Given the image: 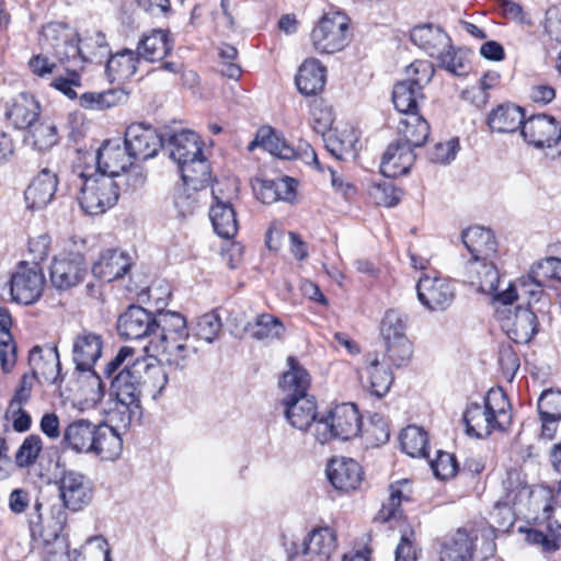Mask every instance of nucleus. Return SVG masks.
<instances>
[{"label": "nucleus", "mask_w": 561, "mask_h": 561, "mask_svg": "<svg viewBox=\"0 0 561 561\" xmlns=\"http://www.w3.org/2000/svg\"><path fill=\"white\" fill-rule=\"evenodd\" d=\"M513 420L511 402L502 388L490 389L483 404L470 403L463 413L469 436L484 438L494 431L504 432Z\"/></svg>", "instance_id": "nucleus-1"}, {"label": "nucleus", "mask_w": 561, "mask_h": 561, "mask_svg": "<svg viewBox=\"0 0 561 561\" xmlns=\"http://www.w3.org/2000/svg\"><path fill=\"white\" fill-rule=\"evenodd\" d=\"M410 38L415 46L431 58L437 60L438 66L454 76H465L468 65L465 58L453 46L449 35L439 26L433 24L417 25L412 28Z\"/></svg>", "instance_id": "nucleus-2"}, {"label": "nucleus", "mask_w": 561, "mask_h": 561, "mask_svg": "<svg viewBox=\"0 0 561 561\" xmlns=\"http://www.w3.org/2000/svg\"><path fill=\"white\" fill-rule=\"evenodd\" d=\"M81 209L89 215H100L113 207L119 197V183L104 174H78Z\"/></svg>", "instance_id": "nucleus-3"}, {"label": "nucleus", "mask_w": 561, "mask_h": 561, "mask_svg": "<svg viewBox=\"0 0 561 561\" xmlns=\"http://www.w3.org/2000/svg\"><path fill=\"white\" fill-rule=\"evenodd\" d=\"M362 427V416L354 403H341L330 410L327 417L316 423L313 436L320 444L333 438L348 440L358 435Z\"/></svg>", "instance_id": "nucleus-4"}, {"label": "nucleus", "mask_w": 561, "mask_h": 561, "mask_svg": "<svg viewBox=\"0 0 561 561\" xmlns=\"http://www.w3.org/2000/svg\"><path fill=\"white\" fill-rule=\"evenodd\" d=\"M350 41V20L339 11L324 13L311 32L312 45L319 54L341 51Z\"/></svg>", "instance_id": "nucleus-5"}, {"label": "nucleus", "mask_w": 561, "mask_h": 561, "mask_svg": "<svg viewBox=\"0 0 561 561\" xmlns=\"http://www.w3.org/2000/svg\"><path fill=\"white\" fill-rule=\"evenodd\" d=\"M39 43L60 65L66 61H80V56H84V50L79 46L78 33L61 22L45 24L42 27Z\"/></svg>", "instance_id": "nucleus-6"}, {"label": "nucleus", "mask_w": 561, "mask_h": 561, "mask_svg": "<svg viewBox=\"0 0 561 561\" xmlns=\"http://www.w3.org/2000/svg\"><path fill=\"white\" fill-rule=\"evenodd\" d=\"M10 299L16 304L33 305L43 294L45 277L42 268L25 261L16 265L10 280L7 283Z\"/></svg>", "instance_id": "nucleus-7"}, {"label": "nucleus", "mask_w": 561, "mask_h": 561, "mask_svg": "<svg viewBox=\"0 0 561 561\" xmlns=\"http://www.w3.org/2000/svg\"><path fill=\"white\" fill-rule=\"evenodd\" d=\"M256 147H262L279 159L300 158L306 163L319 165L317 153L308 142H300L298 149H295L270 126H262L257 129L254 139L248 145V150L253 151Z\"/></svg>", "instance_id": "nucleus-8"}, {"label": "nucleus", "mask_w": 561, "mask_h": 561, "mask_svg": "<svg viewBox=\"0 0 561 561\" xmlns=\"http://www.w3.org/2000/svg\"><path fill=\"white\" fill-rule=\"evenodd\" d=\"M520 135L529 146L556 149L561 154V123L551 115L538 114L525 119Z\"/></svg>", "instance_id": "nucleus-9"}, {"label": "nucleus", "mask_w": 561, "mask_h": 561, "mask_svg": "<svg viewBox=\"0 0 561 561\" xmlns=\"http://www.w3.org/2000/svg\"><path fill=\"white\" fill-rule=\"evenodd\" d=\"M419 301L430 311H444L456 297V288L437 272L423 273L416 284Z\"/></svg>", "instance_id": "nucleus-10"}, {"label": "nucleus", "mask_w": 561, "mask_h": 561, "mask_svg": "<svg viewBox=\"0 0 561 561\" xmlns=\"http://www.w3.org/2000/svg\"><path fill=\"white\" fill-rule=\"evenodd\" d=\"M416 67L423 76L398 82L392 91L396 110L405 115L417 112L419 101L424 99L423 88L432 80L435 72L432 64H417Z\"/></svg>", "instance_id": "nucleus-11"}, {"label": "nucleus", "mask_w": 561, "mask_h": 561, "mask_svg": "<svg viewBox=\"0 0 561 561\" xmlns=\"http://www.w3.org/2000/svg\"><path fill=\"white\" fill-rule=\"evenodd\" d=\"M124 144L135 161L153 158L165 142L158 133L144 124H131L127 127Z\"/></svg>", "instance_id": "nucleus-12"}, {"label": "nucleus", "mask_w": 561, "mask_h": 561, "mask_svg": "<svg viewBox=\"0 0 561 561\" xmlns=\"http://www.w3.org/2000/svg\"><path fill=\"white\" fill-rule=\"evenodd\" d=\"M134 162V158L121 139H108L98 150L96 167L99 174H104L113 180L119 178L121 173L125 172Z\"/></svg>", "instance_id": "nucleus-13"}, {"label": "nucleus", "mask_w": 561, "mask_h": 561, "mask_svg": "<svg viewBox=\"0 0 561 561\" xmlns=\"http://www.w3.org/2000/svg\"><path fill=\"white\" fill-rule=\"evenodd\" d=\"M147 367V359L136 358L124 365L112 379L111 392L115 399L140 400V378Z\"/></svg>", "instance_id": "nucleus-14"}, {"label": "nucleus", "mask_w": 561, "mask_h": 561, "mask_svg": "<svg viewBox=\"0 0 561 561\" xmlns=\"http://www.w3.org/2000/svg\"><path fill=\"white\" fill-rule=\"evenodd\" d=\"M101 334L82 329L72 339V360L79 371H91L102 355Z\"/></svg>", "instance_id": "nucleus-15"}, {"label": "nucleus", "mask_w": 561, "mask_h": 561, "mask_svg": "<svg viewBox=\"0 0 561 561\" xmlns=\"http://www.w3.org/2000/svg\"><path fill=\"white\" fill-rule=\"evenodd\" d=\"M359 378L363 386L377 398L385 397L394 380L392 370L380 363L377 353H367L364 356Z\"/></svg>", "instance_id": "nucleus-16"}, {"label": "nucleus", "mask_w": 561, "mask_h": 561, "mask_svg": "<svg viewBox=\"0 0 561 561\" xmlns=\"http://www.w3.org/2000/svg\"><path fill=\"white\" fill-rule=\"evenodd\" d=\"M154 314L140 306H130L117 320V331L128 340L153 337Z\"/></svg>", "instance_id": "nucleus-17"}, {"label": "nucleus", "mask_w": 561, "mask_h": 561, "mask_svg": "<svg viewBox=\"0 0 561 561\" xmlns=\"http://www.w3.org/2000/svg\"><path fill=\"white\" fill-rule=\"evenodd\" d=\"M85 272L81 254L56 257L50 265V282L57 289L65 290L81 283Z\"/></svg>", "instance_id": "nucleus-18"}, {"label": "nucleus", "mask_w": 561, "mask_h": 561, "mask_svg": "<svg viewBox=\"0 0 561 561\" xmlns=\"http://www.w3.org/2000/svg\"><path fill=\"white\" fill-rule=\"evenodd\" d=\"M153 331V337L145 347L148 352L170 340L190 339L185 318L174 311H161L154 316Z\"/></svg>", "instance_id": "nucleus-19"}, {"label": "nucleus", "mask_w": 561, "mask_h": 561, "mask_svg": "<svg viewBox=\"0 0 561 561\" xmlns=\"http://www.w3.org/2000/svg\"><path fill=\"white\" fill-rule=\"evenodd\" d=\"M331 484L340 491L352 492L359 488L364 472L360 465L352 458H334L327 467Z\"/></svg>", "instance_id": "nucleus-20"}, {"label": "nucleus", "mask_w": 561, "mask_h": 561, "mask_svg": "<svg viewBox=\"0 0 561 561\" xmlns=\"http://www.w3.org/2000/svg\"><path fill=\"white\" fill-rule=\"evenodd\" d=\"M302 561H330L336 549V536L330 527L314 528L301 540Z\"/></svg>", "instance_id": "nucleus-21"}, {"label": "nucleus", "mask_w": 561, "mask_h": 561, "mask_svg": "<svg viewBox=\"0 0 561 561\" xmlns=\"http://www.w3.org/2000/svg\"><path fill=\"white\" fill-rule=\"evenodd\" d=\"M550 280L561 283V259L550 256L537 262L531 267L529 275L520 279V290L535 297Z\"/></svg>", "instance_id": "nucleus-22"}, {"label": "nucleus", "mask_w": 561, "mask_h": 561, "mask_svg": "<svg viewBox=\"0 0 561 561\" xmlns=\"http://www.w3.org/2000/svg\"><path fill=\"white\" fill-rule=\"evenodd\" d=\"M465 277L466 282L484 295H494L500 283L499 271L490 259L468 260L465 266Z\"/></svg>", "instance_id": "nucleus-23"}, {"label": "nucleus", "mask_w": 561, "mask_h": 561, "mask_svg": "<svg viewBox=\"0 0 561 561\" xmlns=\"http://www.w3.org/2000/svg\"><path fill=\"white\" fill-rule=\"evenodd\" d=\"M219 183L213 186V196L216 201L209 209V218L211 220L214 231L224 239L233 238L239 229L237 214L229 201H224L219 196Z\"/></svg>", "instance_id": "nucleus-24"}, {"label": "nucleus", "mask_w": 561, "mask_h": 561, "mask_svg": "<svg viewBox=\"0 0 561 561\" xmlns=\"http://www.w3.org/2000/svg\"><path fill=\"white\" fill-rule=\"evenodd\" d=\"M131 266L130 256L118 249H106L93 263L92 273L101 280L111 283L123 277Z\"/></svg>", "instance_id": "nucleus-25"}, {"label": "nucleus", "mask_w": 561, "mask_h": 561, "mask_svg": "<svg viewBox=\"0 0 561 561\" xmlns=\"http://www.w3.org/2000/svg\"><path fill=\"white\" fill-rule=\"evenodd\" d=\"M39 102L34 95L22 92L8 105L4 116L15 129L26 130L39 118Z\"/></svg>", "instance_id": "nucleus-26"}, {"label": "nucleus", "mask_w": 561, "mask_h": 561, "mask_svg": "<svg viewBox=\"0 0 561 561\" xmlns=\"http://www.w3.org/2000/svg\"><path fill=\"white\" fill-rule=\"evenodd\" d=\"M285 410L284 414L288 423L296 430L305 432L320 420L317 417V402L313 396L289 399L282 402Z\"/></svg>", "instance_id": "nucleus-27"}, {"label": "nucleus", "mask_w": 561, "mask_h": 561, "mask_svg": "<svg viewBox=\"0 0 561 561\" xmlns=\"http://www.w3.org/2000/svg\"><path fill=\"white\" fill-rule=\"evenodd\" d=\"M416 156L409 146L396 140L387 147L380 162V172L386 178H397L407 174L413 165Z\"/></svg>", "instance_id": "nucleus-28"}, {"label": "nucleus", "mask_w": 561, "mask_h": 561, "mask_svg": "<svg viewBox=\"0 0 561 561\" xmlns=\"http://www.w3.org/2000/svg\"><path fill=\"white\" fill-rule=\"evenodd\" d=\"M57 185V174L48 169H43L24 193L27 208L32 210L45 208L51 202Z\"/></svg>", "instance_id": "nucleus-29"}, {"label": "nucleus", "mask_w": 561, "mask_h": 561, "mask_svg": "<svg viewBox=\"0 0 561 561\" xmlns=\"http://www.w3.org/2000/svg\"><path fill=\"white\" fill-rule=\"evenodd\" d=\"M98 426L85 419L75 420L65 427L62 444L77 454H90Z\"/></svg>", "instance_id": "nucleus-30"}, {"label": "nucleus", "mask_w": 561, "mask_h": 561, "mask_svg": "<svg viewBox=\"0 0 561 561\" xmlns=\"http://www.w3.org/2000/svg\"><path fill=\"white\" fill-rule=\"evenodd\" d=\"M172 50L173 42L169 38V32L163 30L144 33L136 48L140 60L148 62L162 61Z\"/></svg>", "instance_id": "nucleus-31"}, {"label": "nucleus", "mask_w": 561, "mask_h": 561, "mask_svg": "<svg viewBox=\"0 0 561 561\" xmlns=\"http://www.w3.org/2000/svg\"><path fill=\"white\" fill-rule=\"evenodd\" d=\"M167 148L170 152V158L178 165L192 161L193 158H198L203 153V144L198 135L188 129L169 135Z\"/></svg>", "instance_id": "nucleus-32"}, {"label": "nucleus", "mask_w": 561, "mask_h": 561, "mask_svg": "<svg viewBox=\"0 0 561 561\" xmlns=\"http://www.w3.org/2000/svg\"><path fill=\"white\" fill-rule=\"evenodd\" d=\"M288 370L279 380V387L284 393L282 402L289 399H298L308 394L310 375L294 356L287 358Z\"/></svg>", "instance_id": "nucleus-33"}, {"label": "nucleus", "mask_w": 561, "mask_h": 561, "mask_svg": "<svg viewBox=\"0 0 561 561\" xmlns=\"http://www.w3.org/2000/svg\"><path fill=\"white\" fill-rule=\"evenodd\" d=\"M58 485L64 505L69 510L78 511L90 500V489L81 473L64 472Z\"/></svg>", "instance_id": "nucleus-34"}, {"label": "nucleus", "mask_w": 561, "mask_h": 561, "mask_svg": "<svg viewBox=\"0 0 561 561\" xmlns=\"http://www.w3.org/2000/svg\"><path fill=\"white\" fill-rule=\"evenodd\" d=\"M327 68L316 58L306 59L298 69L295 83L298 91L306 95H317L325 85Z\"/></svg>", "instance_id": "nucleus-35"}, {"label": "nucleus", "mask_w": 561, "mask_h": 561, "mask_svg": "<svg viewBox=\"0 0 561 561\" xmlns=\"http://www.w3.org/2000/svg\"><path fill=\"white\" fill-rule=\"evenodd\" d=\"M461 240L471 259L489 260L496 253V241L490 229L470 227L462 231Z\"/></svg>", "instance_id": "nucleus-36"}, {"label": "nucleus", "mask_w": 561, "mask_h": 561, "mask_svg": "<svg viewBox=\"0 0 561 561\" xmlns=\"http://www.w3.org/2000/svg\"><path fill=\"white\" fill-rule=\"evenodd\" d=\"M296 182L284 176L276 180L255 179L252 183L253 192L263 204H272L276 201H288L294 196Z\"/></svg>", "instance_id": "nucleus-37"}, {"label": "nucleus", "mask_w": 561, "mask_h": 561, "mask_svg": "<svg viewBox=\"0 0 561 561\" xmlns=\"http://www.w3.org/2000/svg\"><path fill=\"white\" fill-rule=\"evenodd\" d=\"M285 330V324L279 318L266 312L257 314L244 327V331L251 339L264 344L280 340Z\"/></svg>", "instance_id": "nucleus-38"}, {"label": "nucleus", "mask_w": 561, "mask_h": 561, "mask_svg": "<svg viewBox=\"0 0 561 561\" xmlns=\"http://www.w3.org/2000/svg\"><path fill=\"white\" fill-rule=\"evenodd\" d=\"M190 339L170 340L164 344L150 348L157 356L164 357L165 363L178 370L188 367L197 347L188 343Z\"/></svg>", "instance_id": "nucleus-39"}, {"label": "nucleus", "mask_w": 561, "mask_h": 561, "mask_svg": "<svg viewBox=\"0 0 561 561\" xmlns=\"http://www.w3.org/2000/svg\"><path fill=\"white\" fill-rule=\"evenodd\" d=\"M83 56L80 61H66L54 75L50 87L70 100L77 99V89L82 88Z\"/></svg>", "instance_id": "nucleus-40"}, {"label": "nucleus", "mask_w": 561, "mask_h": 561, "mask_svg": "<svg viewBox=\"0 0 561 561\" xmlns=\"http://www.w3.org/2000/svg\"><path fill=\"white\" fill-rule=\"evenodd\" d=\"M398 134L403 146H409L412 151L422 147L430 135L428 123L417 112L408 114L398 124Z\"/></svg>", "instance_id": "nucleus-41"}, {"label": "nucleus", "mask_w": 561, "mask_h": 561, "mask_svg": "<svg viewBox=\"0 0 561 561\" xmlns=\"http://www.w3.org/2000/svg\"><path fill=\"white\" fill-rule=\"evenodd\" d=\"M43 351L39 346H34L28 356V362L32 367V376L35 379L43 378L50 385H56L62 380L60 378V362L57 348L48 353V358H44Z\"/></svg>", "instance_id": "nucleus-42"}, {"label": "nucleus", "mask_w": 561, "mask_h": 561, "mask_svg": "<svg viewBox=\"0 0 561 561\" xmlns=\"http://www.w3.org/2000/svg\"><path fill=\"white\" fill-rule=\"evenodd\" d=\"M123 450V439L113 426L99 424L90 454L102 460H115Z\"/></svg>", "instance_id": "nucleus-43"}, {"label": "nucleus", "mask_w": 561, "mask_h": 561, "mask_svg": "<svg viewBox=\"0 0 561 561\" xmlns=\"http://www.w3.org/2000/svg\"><path fill=\"white\" fill-rule=\"evenodd\" d=\"M477 536L458 529L443 546L439 561H471Z\"/></svg>", "instance_id": "nucleus-44"}, {"label": "nucleus", "mask_w": 561, "mask_h": 561, "mask_svg": "<svg viewBox=\"0 0 561 561\" xmlns=\"http://www.w3.org/2000/svg\"><path fill=\"white\" fill-rule=\"evenodd\" d=\"M525 121L522 107L514 104H502L493 110L488 116V125L492 131L514 133Z\"/></svg>", "instance_id": "nucleus-45"}, {"label": "nucleus", "mask_w": 561, "mask_h": 561, "mask_svg": "<svg viewBox=\"0 0 561 561\" xmlns=\"http://www.w3.org/2000/svg\"><path fill=\"white\" fill-rule=\"evenodd\" d=\"M537 331V316L528 308H517L513 321L506 324L507 336L516 344H527Z\"/></svg>", "instance_id": "nucleus-46"}, {"label": "nucleus", "mask_w": 561, "mask_h": 561, "mask_svg": "<svg viewBox=\"0 0 561 561\" xmlns=\"http://www.w3.org/2000/svg\"><path fill=\"white\" fill-rule=\"evenodd\" d=\"M108 56L105 71L111 81L127 80L136 73L140 62L136 50L125 48Z\"/></svg>", "instance_id": "nucleus-47"}, {"label": "nucleus", "mask_w": 561, "mask_h": 561, "mask_svg": "<svg viewBox=\"0 0 561 561\" xmlns=\"http://www.w3.org/2000/svg\"><path fill=\"white\" fill-rule=\"evenodd\" d=\"M183 183L194 191L206 187L210 182V167L202 153L192 161L179 165Z\"/></svg>", "instance_id": "nucleus-48"}, {"label": "nucleus", "mask_w": 561, "mask_h": 561, "mask_svg": "<svg viewBox=\"0 0 561 561\" xmlns=\"http://www.w3.org/2000/svg\"><path fill=\"white\" fill-rule=\"evenodd\" d=\"M24 141L38 151L53 148L58 142L57 126L49 119L39 118L27 129Z\"/></svg>", "instance_id": "nucleus-49"}, {"label": "nucleus", "mask_w": 561, "mask_h": 561, "mask_svg": "<svg viewBox=\"0 0 561 561\" xmlns=\"http://www.w3.org/2000/svg\"><path fill=\"white\" fill-rule=\"evenodd\" d=\"M400 444L402 451L410 457L417 458L428 456L427 433L416 425H410L401 432Z\"/></svg>", "instance_id": "nucleus-50"}, {"label": "nucleus", "mask_w": 561, "mask_h": 561, "mask_svg": "<svg viewBox=\"0 0 561 561\" xmlns=\"http://www.w3.org/2000/svg\"><path fill=\"white\" fill-rule=\"evenodd\" d=\"M140 378V396H149L152 400H157L165 388L169 378L164 369L156 364L147 360V367L142 371Z\"/></svg>", "instance_id": "nucleus-51"}, {"label": "nucleus", "mask_w": 561, "mask_h": 561, "mask_svg": "<svg viewBox=\"0 0 561 561\" xmlns=\"http://www.w3.org/2000/svg\"><path fill=\"white\" fill-rule=\"evenodd\" d=\"M408 489V480H401L390 484L389 497L385 503H382L381 510L379 511V518L387 522L397 516L402 501L410 500V490Z\"/></svg>", "instance_id": "nucleus-52"}, {"label": "nucleus", "mask_w": 561, "mask_h": 561, "mask_svg": "<svg viewBox=\"0 0 561 561\" xmlns=\"http://www.w3.org/2000/svg\"><path fill=\"white\" fill-rule=\"evenodd\" d=\"M80 49L84 50L83 65H85V62H101L103 58L110 55L106 37L100 31L94 32L90 36H85Z\"/></svg>", "instance_id": "nucleus-53"}, {"label": "nucleus", "mask_w": 561, "mask_h": 561, "mask_svg": "<svg viewBox=\"0 0 561 561\" xmlns=\"http://www.w3.org/2000/svg\"><path fill=\"white\" fill-rule=\"evenodd\" d=\"M75 561H112L111 551L103 537H92L80 551L75 550Z\"/></svg>", "instance_id": "nucleus-54"}, {"label": "nucleus", "mask_w": 561, "mask_h": 561, "mask_svg": "<svg viewBox=\"0 0 561 561\" xmlns=\"http://www.w3.org/2000/svg\"><path fill=\"white\" fill-rule=\"evenodd\" d=\"M407 318L397 310H388L380 324L383 342L407 337Z\"/></svg>", "instance_id": "nucleus-55"}, {"label": "nucleus", "mask_w": 561, "mask_h": 561, "mask_svg": "<svg viewBox=\"0 0 561 561\" xmlns=\"http://www.w3.org/2000/svg\"><path fill=\"white\" fill-rule=\"evenodd\" d=\"M385 345V358L388 359L394 367H402L410 362L413 354V347L408 337L386 341Z\"/></svg>", "instance_id": "nucleus-56"}, {"label": "nucleus", "mask_w": 561, "mask_h": 561, "mask_svg": "<svg viewBox=\"0 0 561 561\" xmlns=\"http://www.w3.org/2000/svg\"><path fill=\"white\" fill-rule=\"evenodd\" d=\"M222 323L220 318L214 313H205L196 319L193 325L194 335L207 343L214 342L220 333Z\"/></svg>", "instance_id": "nucleus-57"}, {"label": "nucleus", "mask_w": 561, "mask_h": 561, "mask_svg": "<svg viewBox=\"0 0 561 561\" xmlns=\"http://www.w3.org/2000/svg\"><path fill=\"white\" fill-rule=\"evenodd\" d=\"M538 412L546 420H561V390H545L538 399Z\"/></svg>", "instance_id": "nucleus-58"}, {"label": "nucleus", "mask_w": 561, "mask_h": 561, "mask_svg": "<svg viewBox=\"0 0 561 561\" xmlns=\"http://www.w3.org/2000/svg\"><path fill=\"white\" fill-rule=\"evenodd\" d=\"M42 448V439L38 435L27 436L15 454L16 466L20 468L32 466L36 461Z\"/></svg>", "instance_id": "nucleus-59"}, {"label": "nucleus", "mask_w": 561, "mask_h": 561, "mask_svg": "<svg viewBox=\"0 0 561 561\" xmlns=\"http://www.w3.org/2000/svg\"><path fill=\"white\" fill-rule=\"evenodd\" d=\"M369 194L376 204L387 207L396 206L401 198V191L390 181L373 184Z\"/></svg>", "instance_id": "nucleus-60"}, {"label": "nucleus", "mask_w": 561, "mask_h": 561, "mask_svg": "<svg viewBox=\"0 0 561 561\" xmlns=\"http://www.w3.org/2000/svg\"><path fill=\"white\" fill-rule=\"evenodd\" d=\"M140 414V400L116 399L115 407L110 413L111 421L118 422L123 427L131 424L134 417Z\"/></svg>", "instance_id": "nucleus-61"}, {"label": "nucleus", "mask_w": 561, "mask_h": 561, "mask_svg": "<svg viewBox=\"0 0 561 561\" xmlns=\"http://www.w3.org/2000/svg\"><path fill=\"white\" fill-rule=\"evenodd\" d=\"M431 468L436 478L446 480L457 473L458 462L454 455L439 450L436 458L431 461Z\"/></svg>", "instance_id": "nucleus-62"}, {"label": "nucleus", "mask_w": 561, "mask_h": 561, "mask_svg": "<svg viewBox=\"0 0 561 561\" xmlns=\"http://www.w3.org/2000/svg\"><path fill=\"white\" fill-rule=\"evenodd\" d=\"M16 363V346L11 332L0 331V365L3 373L12 371Z\"/></svg>", "instance_id": "nucleus-63"}, {"label": "nucleus", "mask_w": 561, "mask_h": 561, "mask_svg": "<svg viewBox=\"0 0 561 561\" xmlns=\"http://www.w3.org/2000/svg\"><path fill=\"white\" fill-rule=\"evenodd\" d=\"M499 365L504 377L512 381L519 368V357L510 345H501L499 348Z\"/></svg>", "instance_id": "nucleus-64"}]
</instances>
